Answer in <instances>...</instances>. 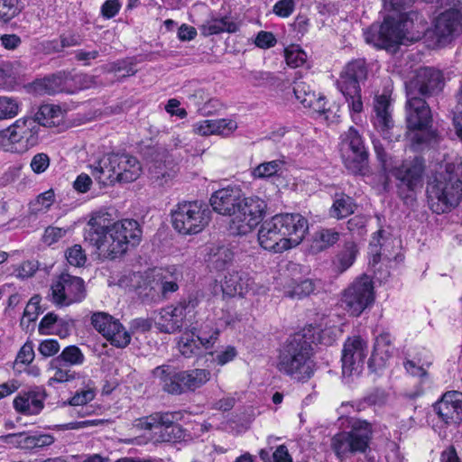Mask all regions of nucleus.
<instances>
[{
  "instance_id": "nucleus-1",
  "label": "nucleus",
  "mask_w": 462,
  "mask_h": 462,
  "mask_svg": "<svg viewBox=\"0 0 462 462\" xmlns=\"http://www.w3.org/2000/svg\"><path fill=\"white\" fill-rule=\"evenodd\" d=\"M111 215L99 211L88 221L85 240L111 259L123 255L129 246L141 241L142 230L136 220L112 222Z\"/></svg>"
},
{
  "instance_id": "nucleus-2",
  "label": "nucleus",
  "mask_w": 462,
  "mask_h": 462,
  "mask_svg": "<svg viewBox=\"0 0 462 462\" xmlns=\"http://www.w3.org/2000/svg\"><path fill=\"white\" fill-rule=\"evenodd\" d=\"M308 230V220L300 214H277L263 222L258 241L265 250L282 253L299 245Z\"/></svg>"
},
{
  "instance_id": "nucleus-3",
  "label": "nucleus",
  "mask_w": 462,
  "mask_h": 462,
  "mask_svg": "<svg viewBox=\"0 0 462 462\" xmlns=\"http://www.w3.org/2000/svg\"><path fill=\"white\" fill-rule=\"evenodd\" d=\"M430 208L444 214L458 206L462 199V171L458 165L447 163L427 184Z\"/></svg>"
},
{
  "instance_id": "nucleus-4",
  "label": "nucleus",
  "mask_w": 462,
  "mask_h": 462,
  "mask_svg": "<svg viewBox=\"0 0 462 462\" xmlns=\"http://www.w3.org/2000/svg\"><path fill=\"white\" fill-rule=\"evenodd\" d=\"M312 356L310 341L305 335L298 333L286 340L280 351L276 367L291 379L305 382L314 374L315 362Z\"/></svg>"
},
{
  "instance_id": "nucleus-5",
  "label": "nucleus",
  "mask_w": 462,
  "mask_h": 462,
  "mask_svg": "<svg viewBox=\"0 0 462 462\" xmlns=\"http://www.w3.org/2000/svg\"><path fill=\"white\" fill-rule=\"evenodd\" d=\"M404 114L406 136L413 151H423L436 143L437 132L432 127V114L426 99L406 93Z\"/></svg>"
},
{
  "instance_id": "nucleus-6",
  "label": "nucleus",
  "mask_w": 462,
  "mask_h": 462,
  "mask_svg": "<svg viewBox=\"0 0 462 462\" xmlns=\"http://www.w3.org/2000/svg\"><path fill=\"white\" fill-rule=\"evenodd\" d=\"M152 374L158 380L162 390L172 395L195 392L211 378V373L208 369L194 368L177 371L174 367L167 365L155 367Z\"/></svg>"
},
{
  "instance_id": "nucleus-7",
  "label": "nucleus",
  "mask_w": 462,
  "mask_h": 462,
  "mask_svg": "<svg viewBox=\"0 0 462 462\" xmlns=\"http://www.w3.org/2000/svg\"><path fill=\"white\" fill-rule=\"evenodd\" d=\"M349 430L335 434L330 442V448L336 457L346 460L356 454H365L370 450L373 439V426L365 420L351 419Z\"/></svg>"
},
{
  "instance_id": "nucleus-8",
  "label": "nucleus",
  "mask_w": 462,
  "mask_h": 462,
  "mask_svg": "<svg viewBox=\"0 0 462 462\" xmlns=\"http://www.w3.org/2000/svg\"><path fill=\"white\" fill-rule=\"evenodd\" d=\"M211 210L202 201H183L171 210V222L174 229L183 235L201 232L209 223Z\"/></svg>"
},
{
  "instance_id": "nucleus-9",
  "label": "nucleus",
  "mask_w": 462,
  "mask_h": 462,
  "mask_svg": "<svg viewBox=\"0 0 462 462\" xmlns=\"http://www.w3.org/2000/svg\"><path fill=\"white\" fill-rule=\"evenodd\" d=\"M367 77V69L364 60H355L347 63L337 81L338 90L345 97L349 110L360 113L363 110L360 83Z\"/></svg>"
},
{
  "instance_id": "nucleus-10",
  "label": "nucleus",
  "mask_w": 462,
  "mask_h": 462,
  "mask_svg": "<svg viewBox=\"0 0 462 462\" xmlns=\"http://www.w3.org/2000/svg\"><path fill=\"white\" fill-rule=\"evenodd\" d=\"M340 154L345 167L351 173L365 174L369 165V152L362 135L354 126L341 134Z\"/></svg>"
},
{
  "instance_id": "nucleus-11",
  "label": "nucleus",
  "mask_w": 462,
  "mask_h": 462,
  "mask_svg": "<svg viewBox=\"0 0 462 462\" xmlns=\"http://www.w3.org/2000/svg\"><path fill=\"white\" fill-rule=\"evenodd\" d=\"M442 11L433 21V32L439 43H448L462 32V1L442 0Z\"/></svg>"
},
{
  "instance_id": "nucleus-12",
  "label": "nucleus",
  "mask_w": 462,
  "mask_h": 462,
  "mask_svg": "<svg viewBox=\"0 0 462 462\" xmlns=\"http://www.w3.org/2000/svg\"><path fill=\"white\" fill-rule=\"evenodd\" d=\"M425 171V161L420 156H415L412 160L404 161L393 171V175L397 180L399 197L409 203L414 199V195L422 184V177Z\"/></svg>"
},
{
  "instance_id": "nucleus-13",
  "label": "nucleus",
  "mask_w": 462,
  "mask_h": 462,
  "mask_svg": "<svg viewBox=\"0 0 462 462\" xmlns=\"http://www.w3.org/2000/svg\"><path fill=\"white\" fill-rule=\"evenodd\" d=\"M236 217L230 220L229 230L233 235L245 236L250 233L263 219L266 203L258 197H244Z\"/></svg>"
},
{
  "instance_id": "nucleus-14",
  "label": "nucleus",
  "mask_w": 462,
  "mask_h": 462,
  "mask_svg": "<svg viewBox=\"0 0 462 462\" xmlns=\"http://www.w3.org/2000/svg\"><path fill=\"white\" fill-rule=\"evenodd\" d=\"M374 300V283L365 274L356 279L343 292L342 304L352 316L358 317Z\"/></svg>"
},
{
  "instance_id": "nucleus-15",
  "label": "nucleus",
  "mask_w": 462,
  "mask_h": 462,
  "mask_svg": "<svg viewBox=\"0 0 462 462\" xmlns=\"http://www.w3.org/2000/svg\"><path fill=\"white\" fill-rule=\"evenodd\" d=\"M199 305L195 293H189L180 300L176 306H168L161 310L155 320L156 327L163 333H176L181 330L188 313Z\"/></svg>"
},
{
  "instance_id": "nucleus-16",
  "label": "nucleus",
  "mask_w": 462,
  "mask_h": 462,
  "mask_svg": "<svg viewBox=\"0 0 462 462\" xmlns=\"http://www.w3.org/2000/svg\"><path fill=\"white\" fill-rule=\"evenodd\" d=\"M51 291L52 302L60 307L80 302L87 295L84 280L67 273H62L53 281Z\"/></svg>"
},
{
  "instance_id": "nucleus-17",
  "label": "nucleus",
  "mask_w": 462,
  "mask_h": 462,
  "mask_svg": "<svg viewBox=\"0 0 462 462\" xmlns=\"http://www.w3.org/2000/svg\"><path fill=\"white\" fill-rule=\"evenodd\" d=\"M403 24L388 16L380 25L373 24L365 32L367 43L381 49H391L402 44L405 39Z\"/></svg>"
},
{
  "instance_id": "nucleus-18",
  "label": "nucleus",
  "mask_w": 462,
  "mask_h": 462,
  "mask_svg": "<svg viewBox=\"0 0 462 462\" xmlns=\"http://www.w3.org/2000/svg\"><path fill=\"white\" fill-rule=\"evenodd\" d=\"M367 343L359 336L348 337L342 350V374L346 383H351L354 376L359 375L367 356Z\"/></svg>"
},
{
  "instance_id": "nucleus-19",
  "label": "nucleus",
  "mask_w": 462,
  "mask_h": 462,
  "mask_svg": "<svg viewBox=\"0 0 462 462\" xmlns=\"http://www.w3.org/2000/svg\"><path fill=\"white\" fill-rule=\"evenodd\" d=\"M441 71L433 68H420L415 76L405 83V91L424 99L438 95L443 88Z\"/></svg>"
},
{
  "instance_id": "nucleus-20",
  "label": "nucleus",
  "mask_w": 462,
  "mask_h": 462,
  "mask_svg": "<svg viewBox=\"0 0 462 462\" xmlns=\"http://www.w3.org/2000/svg\"><path fill=\"white\" fill-rule=\"evenodd\" d=\"M177 420L178 414L170 411L153 412L139 420L143 429L159 430V439L162 442H173L183 437L182 429Z\"/></svg>"
},
{
  "instance_id": "nucleus-21",
  "label": "nucleus",
  "mask_w": 462,
  "mask_h": 462,
  "mask_svg": "<svg viewBox=\"0 0 462 462\" xmlns=\"http://www.w3.org/2000/svg\"><path fill=\"white\" fill-rule=\"evenodd\" d=\"M91 324L101 333L113 346L125 347L131 340V337L125 330L118 319L105 312L94 313L91 317Z\"/></svg>"
},
{
  "instance_id": "nucleus-22",
  "label": "nucleus",
  "mask_w": 462,
  "mask_h": 462,
  "mask_svg": "<svg viewBox=\"0 0 462 462\" xmlns=\"http://www.w3.org/2000/svg\"><path fill=\"white\" fill-rule=\"evenodd\" d=\"M110 170L116 182L130 183L136 180L143 169L138 159L129 153H110Z\"/></svg>"
},
{
  "instance_id": "nucleus-23",
  "label": "nucleus",
  "mask_w": 462,
  "mask_h": 462,
  "mask_svg": "<svg viewBox=\"0 0 462 462\" xmlns=\"http://www.w3.org/2000/svg\"><path fill=\"white\" fill-rule=\"evenodd\" d=\"M243 191L237 186H228L215 191L210 198V205L214 211L224 216L236 217L240 203L243 201Z\"/></svg>"
},
{
  "instance_id": "nucleus-24",
  "label": "nucleus",
  "mask_w": 462,
  "mask_h": 462,
  "mask_svg": "<svg viewBox=\"0 0 462 462\" xmlns=\"http://www.w3.org/2000/svg\"><path fill=\"white\" fill-rule=\"evenodd\" d=\"M433 411L445 424H459L462 421V393L447 392L433 405Z\"/></svg>"
},
{
  "instance_id": "nucleus-25",
  "label": "nucleus",
  "mask_w": 462,
  "mask_h": 462,
  "mask_svg": "<svg viewBox=\"0 0 462 462\" xmlns=\"http://www.w3.org/2000/svg\"><path fill=\"white\" fill-rule=\"evenodd\" d=\"M177 174L176 165L165 152L158 153L148 165V176L154 186L169 185Z\"/></svg>"
},
{
  "instance_id": "nucleus-26",
  "label": "nucleus",
  "mask_w": 462,
  "mask_h": 462,
  "mask_svg": "<svg viewBox=\"0 0 462 462\" xmlns=\"http://www.w3.org/2000/svg\"><path fill=\"white\" fill-rule=\"evenodd\" d=\"M254 281L250 274L243 270L227 272L221 284L224 295L229 297L240 296L254 292Z\"/></svg>"
},
{
  "instance_id": "nucleus-27",
  "label": "nucleus",
  "mask_w": 462,
  "mask_h": 462,
  "mask_svg": "<svg viewBox=\"0 0 462 462\" xmlns=\"http://www.w3.org/2000/svg\"><path fill=\"white\" fill-rule=\"evenodd\" d=\"M45 393L38 388L21 391L14 400L16 411L25 415H36L44 407Z\"/></svg>"
},
{
  "instance_id": "nucleus-28",
  "label": "nucleus",
  "mask_w": 462,
  "mask_h": 462,
  "mask_svg": "<svg viewBox=\"0 0 462 462\" xmlns=\"http://www.w3.org/2000/svg\"><path fill=\"white\" fill-rule=\"evenodd\" d=\"M179 285L176 281L168 280L162 274H156V278L152 281H148L143 288H141L139 294L144 300L145 298L151 300H157L161 297L167 298L170 293L178 291Z\"/></svg>"
},
{
  "instance_id": "nucleus-29",
  "label": "nucleus",
  "mask_w": 462,
  "mask_h": 462,
  "mask_svg": "<svg viewBox=\"0 0 462 462\" xmlns=\"http://www.w3.org/2000/svg\"><path fill=\"white\" fill-rule=\"evenodd\" d=\"M393 354L391 346V336L388 333H382L376 338L374 345L372 356L368 360V368L377 373L385 366L386 361Z\"/></svg>"
},
{
  "instance_id": "nucleus-30",
  "label": "nucleus",
  "mask_w": 462,
  "mask_h": 462,
  "mask_svg": "<svg viewBox=\"0 0 462 462\" xmlns=\"http://www.w3.org/2000/svg\"><path fill=\"white\" fill-rule=\"evenodd\" d=\"M357 254V245L354 241L345 242L343 247L336 254L332 259V272L337 275L345 273L354 264Z\"/></svg>"
},
{
  "instance_id": "nucleus-31",
  "label": "nucleus",
  "mask_w": 462,
  "mask_h": 462,
  "mask_svg": "<svg viewBox=\"0 0 462 462\" xmlns=\"http://www.w3.org/2000/svg\"><path fill=\"white\" fill-rule=\"evenodd\" d=\"M220 330L212 319H207L199 327L192 328L191 335L196 337L200 346L206 350L214 348L218 340Z\"/></svg>"
},
{
  "instance_id": "nucleus-32",
  "label": "nucleus",
  "mask_w": 462,
  "mask_h": 462,
  "mask_svg": "<svg viewBox=\"0 0 462 462\" xmlns=\"http://www.w3.org/2000/svg\"><path fill=\"white\" fill-rule=\"evenodd\" d=\"M16 120L11 126L0 131V148L6 152L23 153L25 150H20L23 146L22 140L23 132L19 127Z\"/></svg>"
},
{
  "instance_id": "nucleus-33",
  "label": "nucleus",
  "mask_w": 462,
  "mask_h": 462,
  "mask_svg": "<svg viewBox=\"0 0 462 462\" xmlns=\"http://www.w3.org/2000/svg\"><path fill=\"white\" fill-rule=\"evenodd\" d=\"M390 106V99L385 95L377 96L374 99V125L377 128H380L383 132L387 131L393 126Z\"/></svg>"
},
{
  "instance_id": "nucleus-34",
  "label": "nucleus",
  "mask_w": 462,
  "mask_h": 462,
  "mask_svg": "<svg viewBox=\"0 0 462 462\" xmlns=\"http://www.w3.org/2000/svg\"><path fill=\"white\" fill-rule=\"evenodd\" d=\"M37 125L52 127L60 124L63 118V112L59 106L46 104L39 107L34 117H32Z\"/></svg>"
},
{
  "instance_id": "nucleus-35",
  "label": "nucleus",
  "mask_w": 462,
  "mask_h": 462,
  "mask_svg": "<svg viewBox=\"0 0 462 462\" xmlns=\"http://www.w3.org/2000/svg\"><path fill=\"white\" fill-rule=\"evenodd\" d=\"M239 29L237 23L233 21L230 17L224 16L221 18L212 19L202 24L200 32L204 36L218 34L224 32H236Z\"/></svg>"
},
{
  "instance_id": "nucleus-36",
  "label": "nucleus",
  "mask_w": 462,
  "mask_h": 462,
  "mask_svg": "<svg viewBox=\"0 0 462 462\" xmlns=\"http://www.w3.org/2000/svg\"><path fill=\"white\" fill-rule=\"evenodd\" d=\"M17 121L18 124L21 125L19 127L23 132V134H22L23 139L22 140L23 146L20 150L28 151L39 143L40 126L32 117L20 118Z\"/></svg>"
},
{
  "instance_id": "nucleus-37",
  "label": "nucleus",
  "mask_w": 462,
  "mask_h": 462,
  "mask_svg": "<svg viewBox=\"0 0 462 462\" xmlns=\"http://www.w3.org/2000/svg\"><path fill=\"white\" fill-rule=\"evenodd\" d=\"M339 233L335 229L322 228L314 234L311 249L315 253L324 251L339 240Z\"/></svg>"
},
{
  "instance_id": "nucleus-38",
  "label": "nucleus",
  "mask_w": 462,
  "mask_h": 462,
  "mask_svg": "<svg viewBox=\"0 0 462 462\" xmlns=\"http://www.w3.org/2000/svg\"><path fill=\"white\" fill-rule=\"evenodd\" d=\"M356 208V205L351 197L341 194L336 197L333 205L330 208L329 215L337 219L345 218L353 214Z\"/></svg>"
},
{
  "instance_id": "nucleus-39",
  "label": "nucleus",
  "mask_w": 462,
  "mask_h": 462,
  "mask_svg": "<svg viewBox=\"0 0 462 462\" xmlns=\"http://www.w3.org/2000/svg\"><path fill=\"white\" fill-rule=\"evenodd\" d=\"M53 364L56 365H80L84 363L85 356L82 351L77 346L71 345L66 346L62 352L53 359Z\"/></svg>"
},
{
  "instance_id": "nucleus-40",
  "label": "nucleus",
  "mask_w": 462,
  "mask_h": 462,
  "mask_svg": "<svg viewBox=\"0 0 462 462\" xmlns=\"http://www.w3.org/2000/svg\"><path fill=\"white\" fill-rule=\"evenodd\" d=\"M19 73L16 64L5 62L0 65V88L11 90L18 84Z\"/></svg>"
},
{
  "instance_id": "nucleus-41",
  "label": "nucleus",
  "mask_w": 462,
  "mask_h": 462,
  "mask_svg": "<svg viewBox=\"0 0 462 462\" xmlns=\"http://www.w3.org/2000/svg\"><path fill=\"white\" fill-rule=\"evenodd\" d=\"M234 253L227 246H217L210 255V263L217 271L226 269L233 262Z\"/></svg>"
},
{
  "instance_id": "nucleus-42",
  "label": "nucleus",
  "mask_w": 462,
  "mask_h": 462,
  "mask_svg": "<svg viewBox=\"0 0 462 462\" xmlns=\"http://www.w3.org/2000/svg\"><path fill=\"white\" fill-rule=\"evenodd\" d=\"M110 154L106 158L100 160L97 164L91 166V174L102 185L114 184L116 180L112 177L110 169Z\"/></svg>"
},
{
  "instance_id": "nucleus-43",
  "label": "nucleus",
  "mask_w": 462,
  "mask_h": 462,
  "mask_svg": "<svg viewBox=\"0 0 462 462\" xmlns=\"http://www.w3.org/2000/svg\"><path fill=\"white\" fill-rule=\"evenodd\" d=\"M51 369L54 372L53 375L49 380V384L51 385L52 383H68L76 379L77 373L71 370L70 366L64 365H56L53 364V360L51 361Z\"/></svg>"
},
{
  "instance_id": "nucleus-44",
  "label": "nucleus",
  "mask_w": 462,
  "mask_h": 462,
  "mask_svg": "<svg viewBox=\"0 0 462 462\" xmlns=\"http://www.w3.org/2000/svg\"><path fill=\"white\" fill-rule=\"evenodd\" d=\"M293 93L296 99L299 100L304 107L310 105L311 101L317 97L315 91L311 89L310 86L301 80L294 81Z\"/></svg>"
},
{
  "instance_id": "nucleus-45",
  "label": "nucleus",
  "mask_w": 462,
  "mask_h": 462,
  "mask_svg": "<svg viewBox=\"0 0 462 462\" xmlns=\"http://www.w3.org/2000/svg\"><path fill=\"white\" fill-rule=\"evenodd\" d=\"M316 290L315 282L305 279L295 284L291 290L285 291V295L291 299H301L310 295Z\"/></svg>"
},
{
  "instance_id": "nucleus-46",
  "label": "nucleus",
  "mask_w": 462,
  "mask_h": 462,
  "mask_svg": "<svg viewBox=\"0 0 462 462\" xmlns=\"http://www.w3.org/2000/svg\"><path fill=\"white\" fill-rule=\"evenodd\" d=\"M6 443L15 444L23 448H35L36 437L34 435H26L24 432L8 434L1 437Z\"/></svg>"
},
{
  "instance_id": "nucleus-47",
  "label": "nucleus",
  "mask_w": 462,
  "mask_h": 462,
  "mask_svg": "<svg viewBox=\"0 0 462 462\" xmlns=\"http://www.w3.org/2000/svg\"><path fill=\"white\" fill-rule=\"evenodd\" d=\"M22 11L19 0H0V20L9 22Z\"/></svg>"
},
{
  "instance_id": "nucleus-48",
  "label": "nucleus",
  "mask_w": 462,
  "mask_h": 462,
  "mask_svg": "<svg viewBox=\"0 0 462 462\" xmlns=\"http://www.w3.org/2000/svg\"><path fill=\"white\" fill-rule=\"evenodd\" d=\"M63 75L61 73L54 74L42 79L38 86L48 95H53L61 89L63 83Z\"/></svg>"
},
{
  "instance_id": "nucleus-49",
  "label": "nucleus",
  "mask_w": 462,
  "mask_h": 462,
  "mask_svg": "<svg viewBox=\"0 0 462 462\" xmlns=\"http://www.w3.org/2000/svg\"><path fill=\"white\" fill-rule=\"evenodd\" d=\"M19 112V103L8 97H0V120L16 116Z\"/></svg>"
},
{
  "instance_id": "nucleus-50",
  "label": "nucleus",
  "mask_w": 462,
  "mask_h": 462,
  "mask_svg": "<svg viewBox=\"0 0 462 462\" xmlns=\"http://www.w3.org/2000/svg\"><path fill=\"white\" fill-rule=\"evenodd\" d=\"M68 263L75 267L83 266L87 262V255L80 245H74L65 252Z\"/></svg>"
},
{
  "instance_id": "nucleus-51",
  "label": "nucleus",
  "mask_w": 462,
  "mask_h": 462,
  "mask_svg": "<svg viewBox=\"0 0 462 462\" xmlns=\"http://www.w3.org/2000/svg\"><path fill=\"white\" fill-rule=\"evenodd\" d=\"M283 162L282 161H271L261 163L254 170V175L257 178H268L278 173Z\"/></svg>"
},
{
  "instance_id": "nucleus-52",
  "label": "nucleus",
  "mask_w": 462,
  "mask_h": 462,
  "mask_svg": "<svg viewBox=\"0 0 462 462\" xmlns=\"http://www.w3.org/2000/svg\"><path fill=\"white\" fill-rule=\"evenodd\" d=\"M307 54L301 49L291 46L285 50V60L287 64L291 68H298L306 61Z\"/></svg>"
},
{
  "instance_id": "nucleus-53",
  "label": "nucleus",
  "mask_w": 462,
  "mask_h": 462,
  "mask_svg": "<svg viewBox=\"0 0 462 462\" xmlns=\"http://www.w3.org/2000/svg\"><path fill=\"white\" fill-rule=\"evenodd\" d=\"M40 301L41 297L39 295H34L31 298V300H29L24 309L23 315L21 320L22 324L23 323L25 319L29 323L37 319L38 316L42 312L40 308Z\"/></svg>"
},
{
  "instance_id": "nucleus-54",
  "label": "nucleus",
  "mask_w": 462,
  "mask_h": 462,
  "mask_svg": "<svg viewBox=\"0 0 462 462\" xmlns=\"http://www.w3.org/2000/svg\"><path fill=\"white\" fill-rule=\"evenodd\" d=\"M179 350L185 357H191L199 354V346L197 345L194 337L189 335L182 336L178 343Z\"/></svg>"
},
{
  "instance_id": "nucleus-55",
  "label": "nucleus",
  "mask_w": 462,
  "mask_h": 462,
  "mask_svg": "<svg viewBox=\"0 0 462 462\" xmlns=\"http://www.w3.org/2000/svg\"><path fill=\"white\" fill-rule=\"evenodd\" d=\"M96 396V393L92 388H88L80 392H77L69 401L71 406H84L91 402Z\"/></svg>"
},
{
  "instance_id": "nucleus-56",
  "label": "nucleus",
  "mask_w": 462,
  "mask_h": 462,
  "mask_svg": "<svg viewBox=\"0 0 462 462\" xmlns=\"http://www.w3.org/2000/svg\"><path fill=\"white\" fill-rule=\"evenodd\" d=\"M387 400V394L384 390L375 388L368 393L362 400V402L366 403L369 406L378 405L381 406L385 403Z\"/></svg>"
},
{
  "instance_id": "nucleus-57",
  "label": "nucleus",
  "mask_w": 462,
  "mask_h": 462,
  "mask_svg": "<svg viewBox=\"0 0 462 462\" xmlns=\"http://www.w3.org/2000/svg\"><path fill=\"white\" fill-rule=\"evenodd\" d=\"M54 201V192L52 189H49L45 192L41 193L33 202L32 206L35 210H46L48 209Z\"/></svg>"
},
{
  "instance_id": "nucleus-58",
  "label": "nucleus",
  "mask_w": 462,
  "mask_h": 462,
  "mask_svg": "<svg viewBox=\"0 0 462 462\" xmlns=\"http://www.w3.org/2000/svg\"><path fill=\"white\" fill-rule=\"evenodd\" d=\"M59 317L53 312L47 313L41 320L39 324V333L42 335H48L53 333L51 331L54 326H57L59 322Z\"/></svg>"
},
{
  "instance_id": "nucleus-59",
  "label": "nucleus",
  "mask_w": 462,
  "mask_h": 462,
  "mask_svg": "<svg viewBox=\"0 0 462 462\" xmlns=\"http://www.w3.org/2000/svg\"><path fill=\"white\" fill-rule=\"evenodd\" d=\"M215 123H216V127H215L216 134H215L227 136V135L231 134L237 128L236 122L232 119H226V118L217 119V120H215Z\"/></svg>"
},
{
  "instance_id": "nucleus-60",
  "label": "nucleus",
  "mask_w": 462,
  "mask_h": 462,
  "mask_svg": "<svg viewBox=\"0 0 462 462\" xmlns=\"http://www.w3.org/2000/svg\"><path fill=\"white\" fill-rule=\"evenodd\" d=\"M50 165V157L43 152L35 154L31 161V168L36 174L44 172Z\"/></svg>"
},
{
  "instance_id": "nucleus-61",
  "label": "nucleus",
  "mask_w": 462,
  "mask_h": 462,
  "mask_svg": "<svg viewBox=\"0 0 462 462\" xmlns=\"http://www.w3.org/2000/svg\"><path fill=\"white\" fill-rule=\"evenodd\" d=\"M295 8L294 0H280L273 7V12L280 17L290 16Z\"/></svg>"
},
{
  "instance_id": "nucleus-62",
  "label": "nucleus",
  "mask_w": 462,
  "mask_h": 462,
  "mask_svg": "<svg viewBox=\"0 0 462 462\" xmlns=\"http://www.w3.org/2000/svg\"><path fill=\"white\" fill-rule=\"evenodd\" d=\"M277 42L274 34L271 32L260 31L254 40V44L261 49H269Z\"/></svg>"
},
{
  "instance_id": "nucleus-63",
  "label": "nucleus",
  "mask_w": 462,
  "mask_h": 462,
  "mask_svg": "<svg viewBox=\"0 0 462 462\" xmlns=\"http://www.w3.org/2000/svg\"><path fill=\"white\" fill-rule=\"evenodd\" d=\"M67 234V229L56 226H48L43 235V240L46 244L56 243Z\"/></svg>"
},
{
  "instance_id": "nucleus-64",
  "label": "nucleus",
  "mask_w": 462,
  "mask_h": 462,
  "mask_svg": "<svg viewBox=\"0 0 462 462\" xmlns=\"http://www.w3.org/2000/svg\"><path fill=\"white\" fill-rule=\"evenodd\" d=\"M38 350L43 356H53L59 352L60 344L56 339H46L41 342Z\"/></svg>"
}]
</instances>
